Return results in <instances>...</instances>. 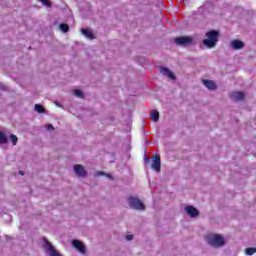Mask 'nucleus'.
Here are the masks:
<instances>
[{"mask_svg": "<svg viewBox=\"0 0 256 256\" xmlns=\"http://www.w3.org/2000/svg\"><path fill=\"white\" fill-rule=\"evenodd\" d=\"M206 37L207 39L203 40V45L208 47V49H213L219 41V31L210 30L206 33Z\"/></svg>", "mask_w": 256, "mask_h": 256, "instance_id": "1", "label": "nucleus"}, {"mask_svg": "<svg viewBox=\"0 0 256 256\" xmlns=\"http://www.w3.org/2000/svg\"><path fill=\"white\" fill-rule=\"evenodd\" d=\"M207 242L212 247H223L225 245V240L219 234H210L207 236Z\"/></svg>", "mask_w": 256, "mask_h": 256, "instance_id": "2", "label": "nucleus"}, {"mask_svg": "<svg viewBox=\"0 0 256 256\" xmlns=\"http://www.w3.org/2000/svg\"><path fill=\"white\" fill-rule=\"evenodd\" d=\"M128 203L132 209H136L137 211H145V204L139 198L130 196L128 198Z\"/></svg>", "mask_w": 256, "mask_h": 256, "instance_id": "3", "label": "nucleus"}, {"mask_svg": "<svg viewBox=\"0 0 256 256\" xmlns=\"http://www.w3.org/2000/svg\"><path fill=\"white\" fill-rule=\"evenodd\" d=\"M174 43L176 45H180L181 47H186V45H191L193 43V38L189 36H181L174 39Z\"/></svg>", "mask_w": 256, "mask_h": 256, "instance_id": "4", "label": "nucleus"}, {"mask_svg": "<svg viewBox=\"0 0 256 256\" xmlns=\"http://www.w3.org/2000/svg\"><path fill=\"white\" fill-rule=\"evenodd\" d=\"M73 247L79 251L82 255H85L87 253V249L85 248V244L79 240H73L72 241Z\"/></svg>", "mask_w": 256, "mask_h": 256, "instance_id": "5", "label": "nucleus"}, {"mask_svg": "<svg viewBox=\"0 0 256 256\" xmlns=\"http://www.w3.org/2000/svg\"><path fill=\"white\" fill-rule=\"evenodd\" d=\"M74 171L77 177H87V170H85V167L81 164H76L74 166Z\"/></svg>", "mask_w": 256, "mask_h": 256, "instance_id": "6", "label": "nucleus"}, {"mask_svg": "<svg viewBox=\"0 0 256 256\" xmlns=\"http://www.w3.org/2000/svg\"><path fill=\"white\" fill-rule=\"evenodd\" d=\"M44 241L46 243L45 249H46V251H49L50 256H61V254H59L57 252V250H55V247H53V244H51V242L47 241V238H44Z\"/></svg>", "mask_w": 256, "mask_h": 256, "instance_id": "7", "label": "nucleus"}, {"mask_svg": "<svg viewBox=\"0 0 256 256\" xmlns=\"http://www.w3.org/2000/svg\"><path fill=\"white\" fill-rule=\"evenodd\" d=\"M152 169H154V171H156L157 173L161 172V156H154V160L152 162Z\"/></svg>", "mask_w": 256, "mask_h": 256, "instance_id": "8", "label": "nucleus"}, {"mask_svg": "<svg viewBox=\"0 0 256 256\" xmlns=\"http://www.w3.org/2000/svg\"><path fill=\"white\" fill-rule=\"evenodd\" d=\"M185 211L189 215V217H192V218L199 217V210H197V208L193 206H186Z\"/></svg>", "mask_w": 256, "mask_h": 256, "instance_id": "9", "label": "nucleus"}, {"mask_svg": "<svg viewBox=\"0 0 256 256\" xmlns=\"http://www.w3.org/2000/svg\"><path fill=\"white\" fill-rule=\"evenodd\" d=\"M232 101H243L245 99V93L243 92H232L230 94Z\"/></svg>", "mask_w": 256, "mask_h": 256, "instance_id": "10", "label": "nucleus"}, {"mask_svg": "<svg viewBox=\"0 0 256 256\" xmlns=\"http://www.w3.org/2000/svg\"><path fill=\"white\" fill-rule=\"evenodd\" d=\"M203 85L206 86L210 91H215L217 89V85L212 80H202Z\"/></svg>", "mask_w": 256, "mask_h": 256, "instance_id": "11", "label": "nucleus"}, {"mask_svg": "<svg viewBox=\"0 0 256 256\" xmlns=\"http://www.w3.org/2000/svg\"><path fill=\"white\" fill-rule=\"evenodd\" d=\"M162 75H165L166 77H168L169 79H172V80H175L176 77H175V74H173V72L169 71L168 68H165V67H162L160 69Z\"/></svg>", "mask_w": 256, "mask_h": 256, "instance_id": "12", "label": "nucleus"}, {"mask_svg": "<svg viewBox=\"0 0 256 256\" xmlns=\"http://www.w3.org/2000/svg\"><path fill=\"white\" fill-rule=\"evenodd\" d=\"M231 47H233L236 51H239V49H243V47H245V44L239 40H233L231 42Z\"/></svg>", "mask_w": 256, "mask_h": 256, "instance_id": "13", "label": "nucleus"}, {"mask_svg": "<svg viewBox=\"0 0 256 256\" xmlns=\"http://www.w3.org/2000/svg\"><path fill=\"white\" fill-rule=\"evenodd\" d=\"M82 35H85L87 39H95V34L89 29H82Z\"/></svg>", "mask_w": 256, "mask_h": 256, "instance_id": "14", "label": "nucleus"}, {"mask_svg": "<svg viewBox=\"0 0 256 256\" xmlns=\"http://www.w3.org/2000/svg\"><path fill=\"white\" fill-rule=\"evenodd\" d=\"M150 115H151L152 121H154L155 123H157V121H159V111H157V110H152V111L150 112Z\"/></svg>", "mask_w": 256, "mask_h": 256, "instance_id": "15", "label": "nucleus"}, {"mask_svg": "<svg viewBox=\"0 0 256 256\" xmlns=\"http://www.w3.org/2000/svg\"><path fill=\"white\" fill-rule=\"evenodd\" d=\"M7 141H9V138H7V135H5V133L3 132H0V144L5 145Z\"/></svg>", "mask_w": 256, "mask_h": 256, "instance_id": "16", "label": "nucleus"}, {"mask_svg": "<svg viewBox=\"0 0 256 256\" xmlns=\"http://www.w3.org/2000/svg\"><path fill=\"white\" fill-rule=\"evenodd\" d=\"M35 111H37V113H45V108H43L41 104H35Z\"/></svg>", "mask_w": 256, "mask_h": 256, "instance_id": "17", "label": "nucleus"}, {"mask_svg": "<svg viewBox=\"0 0 256 256\" xmlns=\"http://www.w3.org/2000/svg\"><path fill=\"white\" fill-rule=\"evenodd\" d=\"M60 30H61L63 33H68V31H69V25H67V24H60Z\"/></svg>", "mask_w": 256, "mask_h": 256, "instance_id": "18", "label": "nucleus"}, {"mask_svg": "<svg viewBox=\"0 0 256 256\" xmlns=\"http://www.w3.org/2000/svg\"><path fill=\"white\" fill-rule=\"evenodd\" d=\"M10 141H12V145H17V141H19V139L17 138V136L15 134H11Z\"/></svg>", "mask_w": 256, "mask_h": 256, "instance_id": "19", "label": "nucleus"}, {"mask_svg": "<svg viewBox=\"0 0 256 256\" xmlns=\"http://www.w3.org/2000/svg\"><path fill=\"white\" fill-rule=\"evenodd\" d=\"M254 253H256V248H246V255H253Z\"/></svg>", "mask_w": 256, "mask_h": 256, "instance_id": "20", "label": "nucleus"}, {"mask_svg": "<svg viewBox=\"0 0 256 256\" xmlns=\"http://www.w3.org/2000/svg\"><path fill=\"white\" fill-rule=\"evenodd\" d=\"M74 95L79 97V99H83V92L81 90H74Z\"/></svg>", "mask_w": 256, "mask_h": 256, "instance_id": "21", "label": "nucleus"}, {"mask_svg": "<svg viewBox=\"0 0 256 256\" xmlns=\"http://www.w3.org/2000/svg\"><path fill=\"white\" fill-rule=\"evenodd\" d=\"M42 4L45 5V7L50 8L51 7V2L49 0H41Z\"/></svg>", "mask_w": 256, "mask_h": 256, "instance_id": "22", "label": "nucleus"}, {"mask_svg": "<svg viewBox=\"0 0 256 256\" xmlns=\"http://www.w3.org/2000/svg\"><path fill=\"white\" fill-rule=\"evenodd\" d=\"M46 129H47L48 131H54V130H55V128H54L51 124H48V125L46 126Z\"/></svg>", "mask_w": 256, "mask_h": 256, "instance_id": "23", "label": "nucleus"}, {"mask_svg": "<svg viewBox=\"0 0 256 256\" xmlns=\"http://www.w3.org/2000/svg\"><path fill=\"white\" fill-rule=\"evenodd\" d=\"M126 240L133 241V235H131V234L126 235Z\"/></svg>", "mask_w": 256, "mask_h": 256, "instance_id": "24", "label": "nucleus"}, {"mask_svg": "<svg viewBox=\"0 0 256 256\" xmlns=\"http://www.w3.org/2000/svg\"><path fill=\"white\" fill-rule=\"evenodd\" d=\"M97 175H105L106 177H111V174H105L103 172H97Z\"/></svg>", "mask_w": 256, "mask_h": 256, "instance_id": "25", "label": "nucleus"}, {"mask_svg": "<svg viewBox=\"0 0 256 256\" xmlns=\"http://www.w3.org/2000/svg\"><path fill=\"white\" fill-rule=\"evenodd\" d=\"M19 174H20V175H25V172H23V170H20V171H19Z\"/></svg>", "mask_w": 256, "mask_h": 256, "instance_id": "26", "label": "nucleus"}]
</instances>
